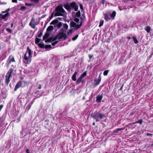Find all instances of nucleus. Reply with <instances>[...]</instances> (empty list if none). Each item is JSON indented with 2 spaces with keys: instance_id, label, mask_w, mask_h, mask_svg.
Wrapping results in <instances>:
<instances>
[{
  "instance_id": "nucleus-50",
  "label": "nucleus",
  "mask_w": 153,
  "mask_h": 153,
  "mask_svg": "<svg viewBox=\"0 0 153 153\" xmlns=\"http://www.w3.org/2000/svg\"><path fill=\"white\" fill-rule=\"evenodd\" d=\"M38 88L39 89H40L41 88V85H39L38 86Z\"/></svg>"
},
{
  "instance_id": "nucleus-48",
  "label": "nucleus",
  "mask_w": 153,
  "mask_h": 153,
  "mask_svg": "<svg viewBox=\"0 0 153 153\" xmlns=\"http://www.w3.org/2000/svg\"><path fill=\"white\" fill-rule=\"evenodd\" d=\"M123 85H122L121 86V88H120V89H119V90H121L123 88Z\"/></svg>"
},
{
  "instance_id": "nucleus-6",
  "label": "nucleus",
  "mask_w": 153,
  "mask_h": 153,
  "mask_svg": "<svg viewBox=\"0 0 153 153\" xmlns=\"http://www.w3.org/2000/svg\"><path fill=\"white\" fill-rule=\"evenodd\" d=\"M9 10V9H8L6 12H3L2 13H0V18L2 19H6L9 15L8 11Z\"/></svg>"
},
{
  "instance_id": "nucleus-49",
  "label": "nucleus",
  "mask_w": 153,
  "mask_h": 153,
  "mask_svg": "<svg viewBox=\"0 0 153 153\" xmlns=\"http://www.w3.org/2000/svg\"><path fill=\"white\" fill-rule=\"evenodd\" d=\"M80 8L81 9H82L83 7H82V4H81L80 5Z\"/></svg>"
},
{
  "instance_id": "nucleus-44",
  "label": "nucleus",
  "mask_w": 153,
  "mask_h": 153,
  "mask_svg": "<svg viewBox=\"0 0 153 153\" xmlns=\"http://www.w3.org/2000/svg\"><path fill=\"white\" fill-rule=\"evenodd\" d=\"M47 46L48 47H47V48H50L51 47V46L50 45H48Z\"/></svg>"
},
{
  "instance_id": "nucleus-47",
  "label": "nucleus",
  "mask_w": 153,
  "mask_h": 153,
  "mask_svg": "<svg viewBox=\"0 0 153 153\" xmlns=\"http://www.w3.org/2000/svg\"><path fill=\"white\" fill-rule=\"evenodd\" d=\"M13 71V69L12 70H10V76H11V74L12 72Z\"/></svg>"
},
{
  "instance_id": "nucleus-39",
  "label": "nucleus",
  "mask_w": 153,
  "mask_h": 153,
  "mask_svg": "<svg viewBox=\"0 0 153 153\" xmlns=\"http://www.w3.org/2000/svg\"><path fill=\"white\" fill-rule=\"evenodd\" d=\"M88 56L89 58L91 59L93 57V55L91 54H89L88 55Z\"/></svg>"
},
{
  "instance_id": "nucleus-26",
  "label": "nucleus",
  "mask_w": 153,
  "mask_h": 153,
  "mask_svg": "<svg viewBox=\"0 0 153 153\" xmlns=\"http://www.w3.org/2000/svg\"><path fill=\"white\" fill-rule=\"evenodd\" d=\"M86 75V73L85 72H84L81 75V76L83 78Z\"/></svg>"
},
{
  "instance_id": "nucleus-16",
  "label": "nucleus",
  "mask_w": 153,
  "mask_h": 153,
  "mask_svg": "<svg viewBox=\"0 0 153 153\" xmlns=\"http://www.w3.org/2000/svg\"><path fill=\"white\" fill-rule=\"evenodd\" d=\"M53 27L52 26H49L47 28V31H50L53 29Z\"/></svg>"
},
{
  "instance_id": "nucleus-12",
  "label": "nucleus",
  "mask_w": 153,
  "mask_h": 153,
  "mask_svg": "<svg viewBox=\"0 0 153 153\" xmlns=\"http://www.w3.org/2000/svg\"><path fill=\"white\" fill-rule=\"evenodd\" d=\"M77 74V72H76L73 75L72 77V79L73 80L75 81L76 80V76Z\"/></svg>"
},
{
  "instance_id": "nucleus-46",
  "label": "nucleus",
  "mask_w": 153,
  "mask_h": 153,
  "mask_svg": "<svg viewBox=\"0 0 153 153\" xmlns=\"http://www.w3.org/2000/svg\"><path fill=\"white\" fill-rule=\"evenodd\" d=\"M105 2V0H102V3L103 4H104Z\"/></svg>"
},
{
  "instance_id": "nucleus-63",
  "label": "nucleus",
  "mask_w": 153,
  "mask_h": 153,
  "mask_svg": "<svg viewBox=\"0 0 153 153\" xmlns=\"http://www.w3.org/2000/svg\"><path fill=\"white\" fill-rule=\"evenodd\" d=\"M131 1H133L134 0H131Z\"/></svg>"
},
{
  "instance_id": "nucleus-4",
  "label": "nucleus",
  "mask_w": 153,
  "mask_h": 153,
  "mask_svg": "<svg viewBox=\"0 0 153 153\" xmlns=\"http://www.w3.org/2000/svg\"><path fill=\"white\" fill-rule=\"evenodd\" d=\"M93 118L95 119L96 121H99V118L102 119L105 117V115L100 112H94L92 115Z\"/></svg>"
},
{
  "instance_id": "nucleus-35",
  "label": "nucleus",
  "mask_w": 153,
  "mask_h": 153,
  "mask_svg": "<svg viewBox=\"0 0 153 153\" xmlns=\"http://www.w3.org/2000/svg\"><path fill=\"white\" fill-rule=\"evenodd\" d=\"M62 26V24L61 23H59L58 24L57 27L58 28H60Z\"/></svg>"
},
{
  "instance_id": "nucleus-13",
  "label": "nucleus",
  "mask_w": 153,
  "mask_h": 153,
  "mask_svg": "<svg viewBox=\"0 0 153 153\" xmlns=\"http://www.w3.org/2000/svg\"><path fill=\"white\" fill-rule=\"evenodd\" d=\"M64 7L68 10H70L71 9L70 4H66L64 5Z\"/></svg>"
},
{
  "instance_id": "nucleus-3",
  "label": "nucleus",
  "mask_w": 153,
  "mask_h": 153,
  "mask_svg": "<svg viewBox=\"0 0 153 153\" xmlns=\"http://www.w3.org/2000/svg\"><path fill=\"white\" fill-rule=\"evenodd\" d=\"M116 14V12L114 11H113L112 14H110V13L109 12H108L106 14H104L105 19L107 21H109L110 20L111 18L110 17L112 18V19H113L115 16Z\"/></svg>"
},
{
  "instance_id": "nucleus-62",
  "label": "nucleus",
  "mask_w": 153,
  "mask_h": 153,
  "mask_svg": "<svg viewBox=\"0 0 153 153\" xmlns=\"http://www.w3.org/2000/svg\"><path fill=\"white\" fill-rule=\"evenodd\" d=\"M10 33H11V30L10 29Z\"/></svg>"
},
{
  "instance_id": "nucleus-21",
  "label": "nucleus",
  "mask_w": 153,
  "mask_h": 153,
  "mask_svg": "<svg viewBox=\"0 0 153 153\" xmlns=\"http://www.w3.org/2000/svg\"><path fill=\"white\" fill-rule=\"evenodd\" d=\"M132 38L134 43L136 44H137L138 42L136 38L135 37H133Z\"/></svg>"
},
{
  "instance_id": "nucleus-52",
  "label": "nucleus",
  "mask_w": 153,
  "mask_h": 153,
  "mask_svg": "<svg viewBox=\"0 0 153 153\" xmlns=\"http://www.w3.org/2000/svg\"><path fill=\"white\" fill-rule=\"evenodd\" d=\"M102 74V73H101L99 75V77H98L99 78H100L101 79V75H100V74Z\"/></svg>"
},
{
  "instance_id": "nucleus-22",
  "label": "nucleus",
  "mask_w": 153,
  "mask_h": 153,
  "mask_svg": "<svg viewBox=\"0 0 153 153\" xmlns=\"http://www.w3.org/2000/svg\"><path fill=\"white\" fill-rule=\"evenodd\" d=\"M40 41V39L36 38L35 39V42L36 44H38L39 43Z\"/></svg>"
},
{
  "instance_id": "nucleus-30",
  "label": "nucleus",
  "mask_w": 153,
  "mask_h": 153,
  "mask_svg": "<svg viewBox=\"0 0 153 153\" xmlns=\"http://www.w3.org/2000/svg\"><path fill=\"white\" fill-rule=\"evenodd\" d=\"M58 42V41H56L52 43L51 45L52 46H54V45H56Z\"/></svg>"
},
{
  "instance_id": "nucleus-42",
  "label": "nucleus",
  "mask_w": 153,
  "mask_h": 153,
  "mask_svg": "<svg viewBox=\"0 0 153 153\" xmlns=\"http://www.w3.org/2000/svg\"><path fill=\"white\" fill-rule=\"evenodd\" d=\"M26 8V7L25 6H22L21 7V10H24Z\"/></svg>"
},
{
  "instance_id": "nucleus-34",
  "label": "nucleus",
  "mask_w": 153,
  "mask_h": 153,
  "mask_svg": "<svg viewBox=\"0 0 153 153\" xmlns=\"http://www.w3.org/2000/svg\"><path fill=\"white\" fill-rule=\"evenodd\" d=\"M64 26L65 27V28H66V29H67L68 28V26L66 24H64Z\"/></svg>"
},
{
  "instance_id": "nucleus-15",
  "label": "nucleus",
  "mask_w": 153,
  "mask_h": 153,
  "mask_svg": "<svg viewBox=\"0 0 153 153\" xmlns=\"http://www.w3.org/2000/svg\"><path fill=\"white\" fill-rule=\"evenodd\" d=\"M151 28L149 26H147L146 27H145V30L148 33H149L151 30Z\"/></svg>"
},
{
  "instance_id": "nucleus-7",
  "label": "nucleus",
  "mask_w": 153,
  "mask_h": 153,
  "mask_svg": "<svg viewBox=\"0 0 153 153\" xmlns=\"http://www.w3.org/2000/svg\"><path fill=\"white\" fill-rule=\"evenodd\" d=\"M38 24V23H37L36 22L34 18H32L29 23V25L32 28H35L36 27L35 25H37Z\"/></svg>"
},
{
  "instance_id": "nucleus-32",
  "label": "nucleus",
  "mask_w": 153,
  "mask_h": 153,
  "mask_svg": "<svg viewBox=\"0 0 153 153\" xmlns=\"http://www.w3.org/2000/svg\"><path fill=\"white\" fill-rule=\"evenodd\" d=\"M25 5L26 6H31L33 5L32 4H28L27 3H25Z\"/></svg>"
},
{
  "instance_id": "nucleus-56",
  "label": "nucleus",
  "mask_w": 153,
  "mask_h": 153,
  "mask_svg": "<svg viewBox=\"0 0 153 153\" xmlns=\"http://www.w3.org/2000/svg\"><path fill=\"white\" fill-rule=\"evenodd\" d=\"M131 38V37L129 36L127 37V39H130Z\"/></svg>"
},
{
  "instance_id": "nucleus-1",
  "label": "nucleus",
  "mask_w": 153,
  "mask_h": 153,
  "mask_svg": "<svg viewBox=\"0 0 153 153\" xmlns=\"http://www.w3.org/2000/svg\"><path fill=\"white\" fill-rule=\"evenodd\" d=\"M32 54V52L31 51L29 47H27L23 59V62L25 63L29 64L31 62Z\"/></svg>"
},
{
  "instance_id": "nucleus-58",
  "label": "nucleus",
  "mask_w": 153,
  "mask_h": 153,
  "mask_svg": "<svg viewBox=\"0 0 153 153\" xmlns=\"http://www.w3.org/2000/svg\"><path fill=\"white\" fill-rule=\"evenodd\" d=\"M93 125H95V123H93Z\"/></svg>"
},
{
  "instance_id": "nucleus-37",
  "label": "nucleus",
  "mask_w": 153,
  "mask_h": 153,
  "mask_svg": "<svg viewBox=\"0 0 153 153\" xmlns=\"http://www.w3.org/2000/svg\"><path fill=\"white\" fill-rule=\"evenodd\" d=\"M77 17H79L80 16V13L79 12H78L77 13Z\"/></svg>"
},
{
  "instance_id": "nucleus-23",
  "label": "nucleus",
  "mask_w": 153,
  "mask_h": 153,
  "mask_svg": "<svg viewBox=\"0 0 153 153\" xmlns=\"http://www.w3.org/2000/svg\"><path fill=\"white\" fill-rule=\"evenodd\" d=\"M109 71L108 70H107L103 72V74L104 76H106L108 75V73L109 72Z\"/></svg>"
},
{
  "instance_id": "nucleus-9",
  "label": "nucleus",
  "mask_w": 153,
  "mask_h": 153,
  "mask_svg": "<svg viewBox=\"0 0 153 153\" xmlns=\"http://www.w3.org/2000/svg\"><path fill=\"white\" fill-rule=\"evenodd\" d=\"M10 82V73L9 71L8 72L6 75V81L5 82L7 84V85Z\"/></svg>"
},
{
  "instance_id": "nucleus-36",
  "label": "nucleus",
  "mask_w": 153,
  "mask_h": 153,
  "mask_svg": "<svg viewBox=\"0 0 153 153\" xmlns=\"http://www.w3.org/2000/svg\"><path fill=\"white\" fill-rule=\"evenodd\" d=\"M42 35V32H41L39 33L38 35V37H40Z\"/></svg>"
},
{
  "instance_id": "nucleus-43",
  "label": "nucleus",
  "mask_w": 153,
  "mask_h": 153,
  "mask_svg": "<svg viewBox=\"0 0 153 153\" xmlns=\"http://www.w3.org/2000/svg\"><path fill=\"white\" fill-rule=\"evenodd\" d=\"M3 105H0V111H1V109L3 108Z\"/></svg>"
},
{
  "instance_id": "nucleus-54",
  "label": "nucleus",
  "mask_w": 153,
  "mask_h": 153,
  "mask_svg": "<svg viewBox=\"0 0 153 153\" xmlns=\"http://www.w3.org/2000/svg\"><path fill=\"white\" fill-rule=\"evenodd\" d=\"M63 37V36H62L61 37H59V38H58V39H60L62 38Z\"/></svg>"
},
{
  "instance_id": "nucleus-5",
  "label": "nucleus",
  "mask_w": 153,
  "mask_h": 153,
  "mask_svg": "<svg viewBox=\"0 0 153 153\" xmlns=\"http://www.w3.org/2000/svg\"><path fill=\"white\" fill-rule=\"evenodd\" d=\"M79 24H77L76 23L74 22H71L70 25L71 27H74L75 29H78L82 25V22L80 21L79 23Z\"/></svg>"
},
{
  "instance_id": "nucleus-10",
  "label": "nucleus",
  "mask_w": 153,
  "mask_h": 153,
  "mask_svg": "<svg viewBox=\"0 0 153 153\" xmlns=\"http://www.w3.org/2000/svg\"><path fill=\"white\" fill-rule=\"evenodd\" d=\"M103 98V96L102 95H98L97 97L96 102H100L101 100Z\"/></svg>"
},
{
  "instance_id": "nucleus-11",
  "label": "nucleus",
  "mask_w": 153,
  "mask_h": 153,
  "mask_svg": "<svg viewBox=\"0 0 153 153\" xmlns=\"http://www.w3.org/2000/svg\"><path fill=\"white\" fill-rule=\"evenodd\" d=\"M22 82L20 81L16 85L14 90L16 91V90L22 86Z\"/></svg>"
},
{
  "instance_id": "nucleus-2",
  "label": "nucleus",
  "mask_w": 153,
  "mask_h": 153,
  "mask_svg": "<svg viewBox=\"0 0 153 153\" xmlns=\"http://www.w3.org/2000/svg\"><path fill=\"white\" fill-rule=\"evenodd\" d=\"M55 12L54 14V16H63V13L65 11L63 8L62 6V5H59L55 9Z\"/></svg>"
},
{
  "instance_id": "nucleus-40",
  "label": "nucleus",
  "mask_w": 153,
  "mask_h": 153,
  "mask_svg": "<svg viewBox=\"0 0 153 153\" xmlns=\"http://www.w3.org/2000/svg\"><path fill=\"white\" fill-rule=\"evenodd\" d=\"M146 135L147 136H152V134H151V133H147L146 134Z\"/></svg>"
},
{
  "instance_id": "nucleus-31",
  "label": "nucleus",
  "mask_w": 153,
  "mask_h": 153,
  "mask_svg": "<svg viewBox=\"0 0 153 153\" xmlns=\"http://www.w3.org/2000/svg\"><path fill=\"white\" fill-rule=\"evenodd\" d=\"M74 21L76 22L77 23H78L79 21V19L78 18H75L74 19Z\"/></svg>"
},
{
  "instance_id": "nucleus-14",
  "label": "nucleus",
  "mask_w": 153,
  "mask_h": 153,
  "mask_svg": "<svg viewBox=\"0 0 153 153\" xmlns=\"http://www.w3.org/2000/svg\"><path fill=\"white\" fill-rule=\"evenodd\" d=\"M49 33H46L44 35V36L43 37V40H45V39H46L47 38H48V37L49 36Z\"/></svg>"
},
{
  "instance_id": "nucleus-38",
  "label": "nucleus",
  "mask_w": 153,
  "mask_h": 153,
  "mask_svg": "<svg viewBox=\"0 0 153 153\" xmlns=\"http://www.w3.org/2000/svg\"><path fill=\"white\" fill-rule=\"evenodd\" d=\"M51 41V40L50 39V38H49V39H47V40H46L45 41V42H50V41Z\"/></svg>"
},
{
  "instance_id": "nucleus-59",
  "label": "nucleus",
  "mask_w": 153,
  "mask_h": 153,
  "mask_svg": "<svg viewBox=\"0 0 153 153\" xmlns=\"http://www.w3.org/2000/svg\"><path fill=\"white\" fill-rule=\"evenodd\" d=\"M11 26H12V27H13V24H12H12H11Z\"/></svg>"
},
{
  "instance_id": "nucleus-18",
  "label": "nucleus",
  "mask_w": 153,
  "mask_h": 153,
  "mask_svg": "<svg viewBox=\"0 0 153 153\" xmlns=\"http://www.w3.org/2000/svg\"><path fill=\"white\" fill-rule=\"evenodd\" d=\"M82 78L80 76V77L77 79V80L76 81V82L79 84L80 83L82 80Z\"/></svg>"
},
{
  "instance_id": "nucleus-33",
  "label": "nucleus",
  "mask_w": 153,
  "mask_h": 153,
  "mask_svg": "<svg viewBox=\"0 0 153 153\" xmlns=\"http://www.w3.org/2000/svg\"><path fill=\"white\" fill-rule=\"evenodd\" d=\"M124 128H117V129L116 131H115L114 132H116L117 131H118L123 130H124Z\"/></svg>"
},
{
  "instance_id": "nucleus-28",
  "label": "nucleus",
  "mask_w": 153,
  "mask_h": 153,
  "mask_svg": "<svg viewBox=\"0 0 153 153\" xmlns=\"http://www.w3.org/2000/svg\"><path fill=\"white\" fill-rule=\"evenodd\" d=\"M6 97L5 95L4 94H2L1 96V97L2 98H5Z\"/></svg>"
},
{
  "instance_id": "nucleus-20",
  "label": "nucleus",
  "mask_w": 153,
  "mask_h": 153,
  "mask_svg": "<svg viewBox=\"0 0 153 153\" xmlns=\"http://www.w3.org/2000/svg\"><path fill=\"white\" fill-rule=\"evenodd\" d=\"M101 79L100 78H99L95 80L96 82V84L97 85H98L99 84L100 82L101 81Z\"/></svg>"
},
{
  "instance_id": "nucleus-24",
  "label": "nucleus",
  "mask_w": 153,
  "mask_h": 153,
  "mask_svg": "<svg viewBox=\"0 0 153 153\" xmlns=\"http://www.w3.org/2000/svg\"><path fill=\"white\" fill-rule=\"evenodd\" d=\"M104 21L103 20H101L100 21V25H99V27H101L102 26L103 24Z\"/></svg>"
},
{
  "instance_id": "nucleus-8",
  "label": "nucleus",
  "mask_w": 153,
  "mask_h": 153,
  "mask_svg": "<svg viewBox=\"0 0 153 153\" xmlns=\"http://www.w3.org/2000/svg\"><path fill=\"white\" fill-rule=\"evenodd\" d=\"M71 8L74 9L75 11H77L78 10V7L75 2H73L70 4Z\"/></svg>"
},
{
  "instance_id": "nucleus-60",
  "label": "nucleus",
  "mask_w": 153,
  "mask_h": 153,
  "mask_svg": "<svg viewBox=\"0 0 153 153\" xmlns=\"http://www.w3.org/2000/svg\"><path fill=\"white\" fill-rule=\"evenodd\" d=\"M152 146H153V143L152 144Z\"/></svg>"
},
{
  "instance_id": "nucleus-19",
  "label": "nucleus",
  "mask_w": 153,
  "mask_h": 153,
  "mask_svg": "<svg viewBox=\"0 0 153 153\" xmlns=\"http://www.w3.org/2000/svg\"><path fill=\"white\" fill-rule=\"evenodd\" d=\"M143 122L142 120V119L139 120L138 121H136L133 123V124H135L136 123H139L140 125L142 124Z\"/></svg>"
},
{
  "instance_id": "nucleus-25",
  "label": "nucleus",
  "mask_w": 153,
  "mask_h": 153,
  "mask_svg": "<svg viewBox=\"0 0 153 153\" xmlns=\"http://www.w3.org/2000/svg\"><path fill=\"white\" fill-rule=\"evenodd\" d=\"M78 37V35H76L75 36L72 38V40L74 41Z\"/></svg>"
},
{
  "instance_id": "nucleus-53",
  "label": "nucleus",
  "mask_w": 153,
  "mask_h": 153,
  "mask_svg": "<svg viewBox=\"0 0 153 153\" xmlns=\"http://www.w3.org/2000/svg\"><path fill=\"white\" fill-rule=\"evenodd\" d=\"M6 30H7L8 32H10V28H7L6 29Z\"/></svg>"
},
{
  "instance_id": "nucleus-61",
  "label": "nucleus",
  "mask_w": 153,
  "mask_h": 153,
  "mask_svg": "<svg viewBox=\"0 0 153 153\" xmlns=\"http://www.w3.org/2000/svg\"><path fill=\"white\" fill-rule=\"evenodd\" d=\"M1 24H0V27H1Z\"/></svg>"
},
{
  "instance_id": "nucleus-45",
  "label": "nucleus",
  "mask_w": 153,
  "mask_h": 153,
  "mask_svg": "<svg viewBox=\"0 0 153 153\" xmlns=\"http://www.w3.org/2000/svg\"><path fill=\"white\" fill-rule=\"evenodd\" d=\"M26 153H30L29 150L28 149H27L26 150Z\"/></svg>"
},
{
  "instance_id": "nucleus-41",
  "label": "nucleus",
  "mask_w": 153,
  "mask_h": 153,
  "mask_svg": "<svg viewBox=\"0 0 153 153\" xmlns=\"http://www.w3.org/2000/svg\"><path fill=\"white\" fill-rule=\"evenodd\" d=\"M12 1L13 3H17V0H12Z\"/></svg>"
},
{
  "instance_id": "nucleus-27",
  "label": "nucleus",
  "mask_w": 153,
  "mask_h": 153,
  "mask_svg": "<svg viewBox=\"0 0 153 153\" xmlns=\"http://www.w3.org/2000/svg\"><path fill=\"white\" fill-rule=\"evenodd\" d=\"M32 2H35L36 3H37L39 2V0H30Z\"/></svg>"
},
{
  "instance_id": "nucleus-57",
  "label": "nucleus",
  "mask_w": 153,
  "mask_h": 153,
  "mask_svg": "<svg viewBox=\"0 0 153 153\" xmlns=\"http://www.w3.org/2000/svg\"><path fill=\"white\" fill-rule=\"evenodd\" d=\"M54 11H53V13H52V15H53V14H54Z\"/></svg>"
},
{
  "instance_id": "nucleus-55",
  "label": "nucleus",
  "mask_w": 153,
  "mask_h": 153,
  "mask_svg": "<svg viewBox=\"0 0 153 153\" xmlns=\"http://www.w3.org/2000/svg\"><path fill=\"white\" fill-rule=\"evenodd\" d=\"M13 59L11 61H14V58L13 57H12ZM11 62V61L10 60V62Z\"/></svg>"
},
{
  "instance_id": "nucleus-29",
  "label": "nucleus",
  "mask_w": 153,
  "mask_h": 153,
  "mask_svg": "<svg viewBox=\"0 0 153 153\" xmlns=\"http://www.w3.org/2000/svg\"><path fill=\"white\" fill-rule=\"evenodd\" d=\"M73 31L72 29H70L69 30V31L68 32L67 34H69L70 33H71Z\"/></svg>"
},
{
  "instance_id": "nucleus-17",
  "label": "nucleus",
  "mask_w": 153,
  "mask_h": 153,
  "mask_svg": "<svg viewBox=\"0 0 153 153\" xmlns=\"http://www.w3.org/2000/svg\"><path fill=\"white\" fill-rule=\"evenodd\" d=\"M58 21L57 19H55L53 21H52L51 23V25H53L54 24H56L58 22Z\"/></svg>"
},
{
  "instance_id": "nucleus-51",
  "label": "nucleus",
  "mask_w": 153,
  "mask_h": 153,
  "mask_svg": "<svg viewBox=\"0 0 153 153\" xmlns=\"http://www.w3.org/2000/svg\"><path fill=\"white\" fill-rule=\"evenodd\" d=\"M31 106V105H29L28 106V111L30 109V108Z\"/></svg>"
}]
</instances>
